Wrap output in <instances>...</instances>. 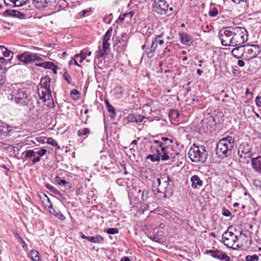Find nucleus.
<instances>
[{
  "mask_svg": "<svg viewBox=\"0 0 261 261\" xmlns=\"http://www.w3.org/2000/svg\"><path fill=\"white\" fill-rule=\"evenodd\" d=\"M7 97L19 108L31 110L35 107L30 89L26 87H20L17 84L11 86Z\"/></svg>",
  "mask_w": 261,
  "mask_h": 261,
  "instance_id": "nucleus-1",
  "label": "nucleus"
},
{
  "mask_svg": "<svg viewBox=\"0 0 261 261\" xmlns=\"http://www.w3.org/2000/svg\"><path fill=\"white\" fill-rule=\"evenodd\" d=\"M234 139L230 136H227L220 140L215 149L216 155L221 159L229 156L234 147Z\"/></svg>",
  "mask_w": 261,
  "mask_h": 261,
  "instance_id": "nucleus-2",
  "label": "nucleus"
},
{
  "mask_svg": "<svg viewBox=\"0 0 261 261\" xmlns=\"http://www.w3.org/2000/svg\"><path fill=\"white\" fill-rule=\"evenodd\" d=\"M188 155L193 162L204 163L207 157V152L204 146H196L194 144L189 150Z\"/></svg>",
  "mask_w": 261,
  "mask_h": 261,
  "instance_id": "nucleus-3",
  "label": "nucleus"
},
{
  "mask_svg": "<svg viewBox=\"0 0 261 261\" xmlns=\"http://www.w3.org/2000/svg\"><path fill=\"white\" fill-rule=\"evenodd\" d=\"M232 46H242L248 40V32L244 27L233 26Z\"/></svg>",
  "mask_w": 261,
  "mask_h": 261,
  "instance_id": "nucleus-4",
  "label": "nucleus"
},
{
  "mask_svg": "<svg viewBox=\"0 0 261 261\" xmlns=\"http://www.w3.org/2000/svg\"><path fill=\"white\" fill-rule=\"evenodd\" d=\"M158 186L159 188L158 189L159 193H165L164 197L167 195H171L172 194L170 182L171 181L169 175L166 174H162L160 177L156 179Z\"/></svg>",
  "mask_w": 261,
  "mask_h": 261,
  "instance_id": "nucleus-5",
  "label": "nucleus"
},
{
  "mask_svg": "<svg viewBox=\"0 0 261 261\" xmlns=\"http://www.w3.org/2000/svg\"><path fill=\"white\" fill-rule=\"evenodd\" d=\"M232 34L233 26L227 27L219 31L218 37L222 45L232 46Z\"/></svg>",
  "mask_w": 261,
  "mask_h": 261,
  "instance_id": "nucleus-6",
  "label": "nucleus"
},
{
  "mask_svg": "<svg viewBox=\"0 0 261 261\" xmlns=\"http://www.w3.org/2000/svg\"><path fill=\"white\" fill-rule=\"evenodd\" d=\"M17 58L25 65L42 61V59L40 56L29 51H25L17 55Z\"/></svg>",
  "mask_w": 261,
  "mask_h": 261,
  "instance_id": "nucleus-7",
  "label": "nucleus"
},
{
  "mask_svg": "<svg viewBox=\"0 0 261 261\" xmlns=\"http://www.w3.org/2000/svg\"><path fill=\"white\" fill-rule=\"evenodd\" d=\"M244 59L248 61L257 57L261 50L257 44H247L244 46Z\"/></svg>",
  "mask_w": 261,
  "mask_h": 261,
  "instance_id": "nucleus-8",
  "label": "nucleus"
},
{
  "mask_svg": "<svg viewBox=\"0 0 261 261\" xmlns=\"http://www.w3.org/2000/svg\"><path fill=\"white\" fill-rule=\"evenodd\" d=\"M222 239L224 244L228 248H232L239 241L238 237L228 229L222 234Z\"/></svg>",
  "mask_w": 261,
  "mask_h": 261,
  "instance_id": "nucleus-9",
  "label": "nucleus"
},
{
  "mask_svg": "<svg viewBox=\"0 0 261 261\" xmlns=\"http://www.w3.org/2000/svg\"><path fill=\"white\" fill-rule=\"evenodd\" d=\"M153 9L158 14H167L168 11V5L165 0H154Z\"/></svg>",
  "mask_w": 261,
  "mask_h": 261,
  "instance_id": "nucleus-10",
  "label": "nucleus"
},
{
  "mask_svg": "<svg viewBox=\"0 0 261 261\" xmlns=\"http://www.w3.org/2000/svg\"><path fill=\"white\" fill-rule=\"evenodd\" d=\"M156 47V42L152 41V40H151L150 44L146 41V44L142 46V49L145 50L144 54H145L147 57L150 59L154 56V54Z\"/></svg>",
  "mask_w": 261,
  "mask_h": 261,
  "instance_id": "nucleus-11",
  "label": "nucleus"
},
{
  "mask_svg": "<svg viewBox=\"0 0 261 261\" xmlns=\"http://www.w3.org/2000/svg\"><path fill=\"white\" fill-rule=\"evenodd\" d=\"M238 154L240 158L250 157L251 154L249 145L245 143L241 144L238 148Z\"/></svg>",
  "mask_w": 261,
  "mask_h": 261,
  "instance_id": "nucleus-12",
  "label": "nucleus"
},
{
  "mask_svg": "<svg viewBox=\"0 0 261 261\" xmlns=\"http://www.w3.org/2000/svg\"><path fill=\"white\" fill-rule=\"evenodd\" d=\"M213 258L219 261H231L230 258L222 250L213 247Z\"/></svg>",
  "mask_w": 261,
  "mask_h": 261,
  "instance_id": "nucleus-13",
  "label": "nucleus"
},
{
  "mask_svg": "<svg viewBox=\"0 0 261 261\" xmlns=\"http://www.w3.org/2000/svg\"><path fill=\"white\" fill-rule=\"evenodd\" d=\"M38 94L40 98L44 101L52 99L51 93L50 89L39 88Z\"/></svg>",
  "mask_w": 261,
  "mask_h": 261,
  "instance_id": "nucleus-14",
  "label": "nucleus"
},
{
  "mask_svg": "<svg viewBox=\"0 0 261 261\" xmlns=\"http://www.w3.org/2000/svg\"><path fill=\"white\" fill-rule=\"evenodd\" d=\"M3 15L4 17H12L23 19L25 17V14L18 11L14 10H7L3 13Z\"/></svg>",
  "mask_w": 261,
  "mask_h": 261,
  "instance_id": "nucleus-15",
  "label": "nucleus"
},
{
  "mask_svg": "<svg viewBox=\"0 0 261 261\" xmlns=\"http://www.w3.org/2000/svg\"><path fill=\"white\" fill-rule=\"evenodd\" d=\"M127 44V39H121L114 45V49L119 53L124 51L126 48Z\"/></svg>",
  "mask_w": 261,
  "mask_h": 261,
  "instance_id": "nucleus-16",
  "label": "nucleus"
},
{
  "mask_svg": "<svg viewBox=\"0 0 261 261\" xmlns=\"http://www.w3.org/2000/svg\"><path fill=\"white\" fill-rule=\"evenodd\" d=\"M12 127L5 123H0V136H10Z\"/></svg>",
  "mask_w": 261,
  "mask_h": 261,
  "instance_id": "nucleus-17",
  "label": "nucleus"
},
{
  "mask_svg": "<svg viewBox=\"0 0 261 261\" xmlns=\"http://www.w3.org/2000/svg\"><path fill=\"white\" fill-rule=\"evenodd\" d=\"M251 163L253 169L261 173V156L252 158Z\"/></svg>",
  "mask_w": 261,
  "mask_h": 261,
  "instance_id": "nucleus-18",
  "label": "nucleus"
},
{
  "mask_svg": "<svg viewBox=\"0 0 261 261\" xmlns=\"http://www.w3.org/2000/svg\"><path fill=\"white\" fill-rule=\"evenodd\" d=\"M28 0H4L6 6L12 7H19L25 4Z\"/></svg>",
  "mask_w": 261,
  "mask_h": 261,
  "instance_id": "nucleus-19",
  "label": "nucleus"
},
{
  "mask_svg": "<svg viewBox=\"0 0 261 261\" xmlns=\"http://www.w3.org/2000/svg\"><path fill=\"white\" fill-rule=\"evenodd\" d=\"M244 46H239L233 48L231 51L232 56L236 58H244Z\"/></svg>",
  "mask_w": 261,
  "mask_h": 261,
  "instance_id": "nucleus-20",
  "label": "nucleus"
},
{
  "mask_svg": "<svg viewBox=\"0 0 261 261\" xmlns=\"http://www.w3.org/2000/svg\"><path fill=\"white\" fill-rule=\"evenodd\" d=\"M191 186L193 188L196 189L198 186H201L202 185V181L200 180L198 176L195 175L191 177Z\"/></svg>",
  "mask_w": 261,
  "mask_h": 261,
  "instance_id": "nucleus-21",
  "label": "nucleus"
},
{
  "mask_svg": "<svg viewBox=\"0 0 261 261\" xmlns=\"http://www.w3.org/2000/svg\"><path fill=\"white\" fill-rule=\"evenodd\" d=\"M40 87L42 88L50 89V80L48 76L42 77L40 83Z\"/></svg>",
  "mask_w": 261,
  "mask_h": 261,
  "instance_id": "nucleus-22",
  "label": "nucleus"
},
{
  "mask_svg": "<svg viewBox=\"0 0 261 261\" xmlns=\"http://www.w3.org/2000/svg\"><path fill=\"white\" fill-rule=\"evenodd\" d=\"M33 4L36 8L41 10L47 6V2L46 0H33Z\"/></svg>",
  "mask_w": 261,
  "mask_h": 261,
  "instance_id": "nucleus-23",
  "label": "nucleus"
},
{
  "mask_svg": "<svg viewBox=\"0 0 261 261\" xmlns=\"http://www.w3.org/2000/svg\"><path fill=\"white\" fill-rule=\"evenodd\" d=\"M103 240V238L99 234H97L95 236H89V238H88V241L93 243H101Z\"/></svg>",
  "mask_w": 261,
  "mask_h": 261,
  "instance_id": "nucleus-24",
  "label": "nucleus"
},
{
  "mask_svg": "<svg viewBox=\"0 0 261 261\" xmlns=\"http://www.w3.org/2000/svg\"><path fill=\"white\" fill-rule=\"evenodd\" d=\"M180 41L184 44H188L189 41L191 40V37L189 36L186 33H179Z\"/></svg>",
  "mask_w": 261,
  "mask_h": 261,
  "instance_id": "nucleus-25",
  "label": "nucleus"
},
{
  "mask_svg": "<svg viewBox=\"0 0 261 261\" xmlns=\"http://www.w3.org/2000/svg\"><path fill=\"white\" fill-rule=\"evenodd\" d=\"M153 142L158 145V147L160 148L162 152L167 150L168 147L166 143H163L160 140H154Z\"/></svg>",
  "mask_w": 261,
  "mask_h": 261,
  "instance_id": "nucleus-26",
  "label": "nucleus"
},
{
  "mask_svg": "<svg viewBox=\"0 0 261 261\" xmlns=\"http://www.w3.org/2000/svg\"><path fill=\"white\" fill-rule=\"evenodd\" d=\"M137 196H141L142 201L144 202L148 198L149 192L147 190H144L143 191H142L141 190L139 189L137 191Z\"/></svg>",
  "mask_w": 261,
  "mask_h": 261,
  "instance_id": "nucleus-27",
  "label": "nucleus"
},
{
  "mask_svg": "<svg viewBox=\"0 0 261 261\" xmlns=\"http://www.w3.org/2000/svg\"><path fill=\"white\" fill-rule=\"evenodd\" d=\"M35 65L37 66L49 69H52L55 65L54 63L51 62H44L42 63H36Z\"/></svg>",
  "mask_w": 261,
  "mask_h": 261,
  "instance_id": "nucleus-28",
  "label": "nucleus"
},
{
  "mask_svg": "<svg viewBox=\"0 0 261 261\" xmlns=\"http://www.w3.org/2000/svg\"><path fill=\"white\" fill-rule=\"evenodd\" d=\"M217 61H213L214 66L216 71V74H220L222 72L221 62L219 61L218 57H217Z\"/></svg>",
  "mask_w": 261,
  "mask_h": 261,
  "instance_id": "nucleus-29",
  "label": "nucleus"
},
{
  "mask_svg": "<svg viewBox=\"0 0 261 261\" xmlns=\"http://www.w3.org/2000/svg\"><path fill=\"white\" fill-rule=\"evenodd\" d=\"M30 256L31 258L34 261H40V253L36 250H32L30 252Z\"/></svg>",
  "mask_w": 261,
  "mask_h": 261,
  "instance_id": "nucleus-30",
  "label": "nucleus"
},
{
  "mask_svg": "<svg viewBox=\"0 0 261 261\" xmlns=\"http://www.w3.org/2000/svg\"><path fill=\"white\" fill-rule=\"evenodd\" d=\"M6 50L5 51L4 50V53H2V55L3 56V57H6V58H8L7 59H10V63L11 62V60L12 59L13 57V53L9 50L8 48H7L6 47Z\"/></svg>",
  "mask_w": 261,
  "mask_h": 261,
  "instance_id": "nucleus-31",
  "label": "nucleus"
},
{
  "mask_svg": "<svg viewBox=\"0 0 261 261\" xmlns=\"http://www.w3.org/2000/svg\"><path fill=\"white\" fill-rule=\"evenodd\" d=\"M91 55V51H88L87 49H84L81 50L80 54H76L74 56L75 58H79L80 56H83L85 58L90 56Z\"/></svg>",
  "mask_w": 261,
  "mask_h": 261,
  "instance_id": "nucleus-32",
  "label": "nucleus"
},
{
  "mask_svg": "<svg viewBox=\"0 0 261 261\" xmlns=\"http://www.w3.org/2000/svg\"><path fill=\"white\" fill-rule=\"evenodd\" d=\"M23 154H24V158H34L36 155V151L34 150H29L25 151Z\"/></svg>",
  "mask_w": 261,
  "mask_h": 261,
  "instance_id": "nucleus-33",
  "label": "nucleus"
},
{
  "mask_svg": "<svg viewBox=\"0 0 261 261\" xmlns=\"http://www.w3.org/2000/svg\"><path fill=\"white\" fill-rule=\"evenodd\" d=\"M163 36V33H162L160 35L155 36V37L154 39H152V41H154L156 43V46H158V44H159L160 45H162L163 44L164 41L163 40L161 39V38H162Z\"/></svg>",
  "mask_w": 261,
  "mask_h": 261,
  "instance_id": "nucleus-34",
  "label": "nucleus"
},
{
  "mask_svg": "<svg viewBox=\"0 0 261 261\" xmlns=\"http://www.w3.org/2000/svg\"><path fill=\"white\" fill-rule=\"evenodd\" d=\"M107 109L110 113V117L112 119H114L115 117L116 114L115 108L112 105H111L109 106V107H108Z\"/></svg>",
  "mask_w": 261,
  "mask_h": 261,
  "instance_id": "nucleus-35",
  "label": "nucleus"
},
{
  "mask_svg": "<svg viewBox=\"0 0 261 261\" xmlns=\"http://www.w3.org/2000/svg\"><path fill=\"white\" fill-rule=\"evenodd\" d=\"M241 237H244V239H243V240H244L245 242V247H249L250 246V245H251V239L250 238V237H247L246 236L245 234H242V233H241Z\"/></svg>",
  "mask_w": 261,
  "mask_h": 261,
  "instance_id": "nucleus-36",
  "label": "nucleus"
},
{
  "mask_svg": "<svg viewBox=\"0 0 261 261\" xmlns=\"http://www.w3.org/2000/svg\"><path fill=\"white\" fill-rule=\"evenodd\" d=\"M259 256L257 254H253L252 255H247L245 257L246 261H258Z\"/></svg>",
  "mask_w": 261,
  "mask_h": 261,
  "instance_id": "nucleus-37",
  "label": "nucleus"
},
{
  "mask_svg": "<svg viewBox=\"0 0 261 261\" xmlns=\"http://www.w3.org/2000/svg\"><path fill=\"white\" fill-rule=\"evenodd\" d=\"M107 49H103V48L101 50H99L97 51V55H96V58L97 59L102 58L103 57H105L108 55V53H107Z\"/></svg>",
  "mask_w": 261,
  "mask_h": 261,
  "instance_id": "nucleus-38",
  "label": "nucleus"
},
{
  "mask_svg": "<svg viewBox=\"0 0 261 261\" xmlns=\"http://www.w3.org/2000/svg\"><path fill=\"white\" fill-rule=\"evenodd\" d=\"M146 159H149L153 162H159L161 158L160 157H159V156H155V155L153 154H148V155L146 156Z\"/></svg>",
  "mask_w": 261,
  "mask_h": 261,
  "instance_id": "nucleus-39",
  "label": "nucleus"
},
{
  "mask_svg": "<svg viewBox=\"0 0 261 261\" xmlns=\"http://www.w3.org/2000/svg\"><path fill=\"white\" fill-rule=\"evenodd\" d=\"M47 143L54 147H57L58 149L60 146L58 145L57 142L52 138H48L47 140Z\"/></svg>",
  "mask_w": 261,
  "mask_h": 261,
  "instance_id": "nucleus-40",
  "label": "nucleus"
},
{
  "mask_svg": "<svg viewBox=\"0 0 261 261\" xmlns=\"http://www.w3.org/2000/svg\"><path fill=\"white\" fill-rule=\"evenodd\" d=\"M112 32L113 29L112 28H110L106 33L105 36H103V40L109 41L112 36Z\"/></svg>",
  "mask_w": 261,
  "mask_h": 261,
  "instance_id": "nucleus-41",
  "label": "nucleus"
},
{
  "mask_svg": "<svg viewBox=\"0 0 261 261\" xmlns=\"http://www.w3.org/2000/svg\"><path fill=\"white\" fill-rule=\"evenodd\" d=\"M90 133V130L88 128H85L82 130H79L77 131V135L79 136H85Z\"/></svg>",
  "mask_w": 261,
  "mask_h": 261,
  "instance_id": "nucleus-42",
  "label": "nucleus"
},
{
  "mask_svg": "<svg viewBox=\"0 0 261 261\" xmlns=\"http://www.w3.org/2000/svg\"><path fill=\"white\" fill-rule=\"evenodd\" d=\"M63 79L68 84H71V77L69 74L66 71L63 74Z\"/></svg>",
  "mask_w": 261,
  "mask_h": 261,
  "instance_id": "nucleus-43",
  "label": "nucleus"
},
{
  "mask_svg": "<svg viewBox=\"0 0 261 261\" xmlns=\"http://www.w3.org/2000/svg\"><path fill=\"white\" fill-rule=\"evenodd\" d=\"M169 115L170 117H172L174 118H176L179 117V114L177 110L172 109L170 111Z\"/></svg>",
  "mask_w": 261,
  "mask_h": 261,
  "instance_id": "nucleus-44",
  "label": "nucleus"
},
{
  "mask_svg": "<svg viewBox=\"0 0 261 261\" xmlns=\"http://www.w3.org/2000/svg\"><path fill=\"white\" fill-rule=\"evenodd\" d=\"M106 231L108 234H113L118 233L119 232V230L117 228H109L107 229Z\"/></svg>",
  "mask_w": 261,
  "mask_h": 261,
  "instance_id": "nucleus-45",
  "label": "nucleus"
},
{
  "mask_svg": "<svg viewBox=\"0 0 261 261\" xmlns=\"http://www.w3.org/2000/svg\"><path fill=\"white\" fill-rule=\"evenodd\" d=\"M127 120L129 122H135L136 123V114H129L127 116Z\"/></svg>",
  "mask_w": 261,
  "mask_h": 261,
  "instance_id": "nucleus-46",
  "label": "nucleus"
},
{
  "mask_svg": "<svg viewBox=\"0 0 261 261\" xmlns=\"http://www.w3.org/2000/svg\"><path fill=\"white\" fill-rule=\"evenodd\" d=\"M47 210L51 214H53L54 216H55L56 214L58 213L57 211H59L58 209L54 208L51 204L48 206Z\"/></svg>",
  "mask_w": 261,
  "mask_h": 261,
  "instance_id": "nucleus-47",
  "label": "nucleus"
},
{
  "mask_svg": "<svg viewBox=\"0 0 261 261\" xmlns=\"http://www.w3.org/2000/svg\"><path fill=\"white\" fill-rule=\"evenodd\" d=\"M45 186L47 189L54 193H57L58 192V191L55 188H54L49 184H45Z\"/></svg>",
  "mask_w": 261,
  "mask_h": 261,
  "instance_id": "nucleus-48",
  "label": "nucleus"
},
{
  "mask_svg": "<svg viewBox=\"0 0 261 261\" xmlns=\"http://www.w3.org/2000/svg\"><path fill=\"white\" fill-rule=\"evenodd\" d=\"M79 94L80 93L79 91L76 89L72 90L70 92V95L74 99H76L77 98H79V96L77 95Z\"/></svg>",
  "mask_w": 261,
  "mask_h": 261,
  "instance_id": "nucleus-49",
  "label": "nucleus"
},
{
  "mask_svg": "<svg viewBox=\"0 0 261 261\" xmlns=\"http://www.w3.org/2000/svg\"><path fill=\"white\" fill-rule=\"evenodd\" d=\"M46 152H47L46 149H44V148H41V149L39 150L38 151H36V154H38L39 156H40V158L41 156H43L44 154H45Z\"/></svg>",
  "mask_w": 261,
  "mask_h": 261,
  "instance_id": "nucleus-50",
  "label": "nucleus"
},
{
  "mask_svg": "<svg viewBox=\"0 0 261 261\" xmlns=\"http://www.w3.org/2000/svg\"><path fill=\"white\" fill-rule=\"evenodd\" d=\"M109 41L103 40H102V48L103 49H109L110 44L108 42Z\"/></svg>",
  "mask_w": 261,
  "mask_h": 261,
  "instance_id": "nucleus-51",
  "label": "nucleus"
},
{
  "mask_svg": "<svg viewBox=\"0 0 261 261\" xmlns=\"http://www.w3.org/2000/svg\"><path fill=\"white\" fill-rule=\"evenodd\" d=\"M57 212L58 213L55 216L61 220H64L65 219V217L64 215L60 211H57Z\"/></svg>",
  "mask_w": 261,
  "mask_h": 261,
  "instance_id": "nucleus-52",
  "label": "nucleus"
},
{
  "mask_svg": "<svg viewBox=\"0 0 261 261\" xmlns=\"http://www.w3.org/2000/svg\"><path fill=\"white\" fill-rule=\"evenodd\" d=\"M162 153H163V154L161 155V160L162 161H167L169 159V156L168 154L167 150Z\"/></svg>",
  "mask_w": 261,
  "mask_h": 261,
  "instance_id": "nucleus-53",
  "label": "nucleus"
},
{
  "mask_svg": "<svg viewBox=\"0 0 261 261\" xmlns=\"http://www.w3.org/2000/svg\"><path fill=\"white\" fill-rule=\"evenodd\" d=\"M136 123H138L139 122H142L145 117L141 115L137 114L136 115Z\"/></svg>",
  "mask_w": 261,
  "mask_h": 261,
  "instance_id": "nucleus-54",
  "label": "nucleus"
},
{
  "mask_svg": "<svg viewBox=\"0 0 261 261\" xmlns=\"http://www.w3.org/2000/svg\"><path fill=\"white\" fill-rule=\"evenodd\" d=\"M149 239L155 242H161V239L156 236H151L149 237Z\"/></svg>",
  "mask_w": 261,
  "mask_h": 261,
  "instance_id": "nucleus-55",
  "label": "nucleus"
},
{
  "mask_svg": "<svg viewBox=\"0 0 261 261\" xmlns=\"http://www.w3.org/2000/svg\"><path fill=\"white\" fill-rule=\"evenodd\" d=\"M134 13L133 11H130L128 13H125L123 14V17L125 18L128 17L129 20H131L132 18L134 16Z\"/></svg>",
  "mask_w": 261,
  "mask_h": 261,
  "instance_id": "nucleus-56",
  "label": "nucleus"
},
{
  "mask_svg": "<svg viewBox=\"0 0 261 261\" xmlns=\"http://www.w3.org/2000/svg\"><path fill=\"white\" fill-rule=\"evenodd\" d=\"M112 15H113L112 13L110 14L109 15L108 17H106L104 18L103 21L106 23H110L111 20H112L111 17H112Z\"/></svg>",
  "mask_w": 261,
  "mask_h": 261,
  "instance_id": "nucleus-57",
  "label": "nucleus"
},
{
  "mask_svg": "<svg viewBox=\"0 0 261 261\" xmlns=\"http://www.w3.org/2000/svg\"><path fill=\"white\" fill-rule=\"evenodd\" d=\"M256 105L258 107H261V96H258L255 98Z\"/></svg>",
  "mask_w": 261,
  "mask_h": 261,
  "instance_id": "nucleus-58",
  "label": "nucleus"
},
{
  "mask_svg": "<svg viewBox=\"0 0 261 261\" xmlns=\"http://www.w3.org/2000/svg\"><path fill=\"white\" fill-rule=\"evenodd\" d=\"M40 161V156H37L34 157L33 160H32V163L33 165L35 164V163L39 162Z\"/></svg>",
  "mask_w": 261,
  "mask_h": 261,
  "instance_id": "nucleus-59",
  "label": "nucleus"
},
{
  "mask_svg": "<svg viewBox=\"0 0 261 261\" xmlns=\"http://www.w3.org/2000/svg\"><path fill=\"white\" fill-rule=\"evenodd\" d=\"M91 11V8H88V9H87L86 10H83L82 11H81L80 12V14H82V16H85V15L88 13V12H90V11Z\"/></svg>",
  "mask_w": 261,
  "mask_h": 261,
  "instance_id": "nucleus-60",
  "label": "nucleus"
},
{
  "mask_svg": "<svg viewBox=\"0 0 261 261\" xmlns=\"http://www.w3.org/2000/svg\"><path fill=\"white\" fill-rule=\"evenodd\" d=\"M223 215L226 217H228L231 215V213L227 210H224L223 212Z\"/></svg>",
  "mask_w": 261,
  "mask_h": 261,
  "instance_id": "nucleus-61",
  "label": "nucleus"
},
{
  "mask_svg": "<svg viewBox=\"0 0 261 261\" xmlns=\"http://www.w3.org/2000/svg\"><path fill=\"white\" fill-rule=\"evenodd\" d=\"M237 63L240 67H243L245 65L244 61L242 60H238L237 61Z\"/></svg>",
  "mask_w": 261,
  "mask_h": 261,
  "instance_id": "nucleus-62",
  "label": "nucleus"
},
{
  "mask_svg": "<svg viewBox=\"0 0 261 261\" xmlns=\"http://www.w3.org/2000/svg\"><path fill=\"white\" fill-rule=\"evenodd\" d=\"M161 140L162 141H164V142H167L168 141H169L170 142V143H172L173 142V140H170L169 139V138H167V137H161Z\"/></svg>",
  "mask_w": 261,
  "mask_h": 261,
  "instance_id": "nucleus-63",
  "label": "nucleus"
},
{
  "mask_svg": "<svg viewBox=\"0 0 261 261\" xmlns=\"http://www.w3.org/2000/svg\"><path fill=\"white\" fill-rule=\"evenodd\" d=\"M206 124L207 131H209L210 132H212L211 128H212V126L211 123L208 124L207 122H205Z\"/></svg>",
  "mask_w": 261,
  "mask_h": 261,
  "instance_id": "nucleus-64",
  "label": "nucleus"
}]
</instances>
